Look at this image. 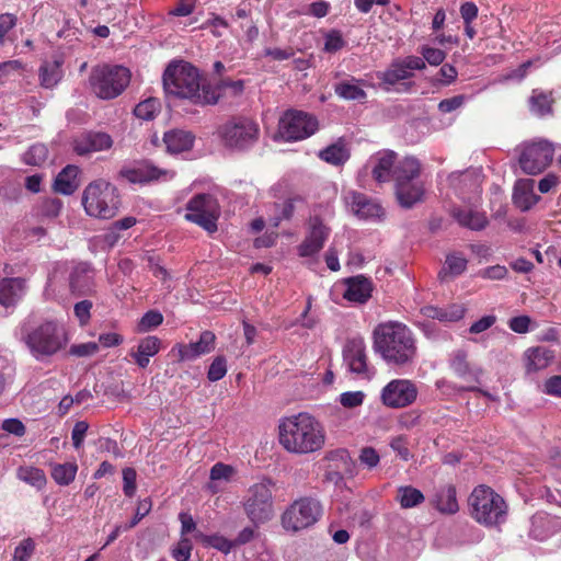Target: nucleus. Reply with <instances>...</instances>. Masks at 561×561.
<instances>
[{
	"label": "nucleus",
	"mask_w": 561,
	"mask_h": 561,
	"mask_svg": "<svg viewBox=\"0 0 561 561\" xmlns=\"http://www.w3.org/2000/svg\"><path fill=\"white\" fill-rule=\"evenodd\" d=\"M195 136L187 130L172 129L164 133L163 142L170 153L187 151L193 147Z\"/></svg>",
	"instance_id": "nucleus-26"
},
{
	"label": "nucleus",
	"mask_w": 561,
	"mask_h": 561,
	"mask_svg": "<svg viewBox=\"0 0 561 561\" xmlns=\"http://www.w3.org/2000/svg\"><path fill=\"white\" fill-rule=\"evenodd\" d=\"M61 77V62L58 60L45 61L39 68L41 85L46 89L54 88Z\"/></svg>",
	"instance_id": "nucleus-37"
},
{
	"label": "nucleus",
	"mask_w": 561,
	"mask_h": 561,
	"mask_svg": "<svg viewBox=\"0 0 561 561\" xmlns=\"http://www.w3.org/2000/svg\"><path fill=\"white\" fill-rule=\"evenodd\" d=\"M160 339L149 335L139 342L137 350L131 352L130 356L140 368H146L149 365L150 357L154 356L160 351Z\"/></svg>",
	"instance_id": "nucleus-31"
},
{
	"label": "nucleus",
	"mask_w": 561,
	"mask_h": 561,
	"mask_svg": "<svg viewBox=\"0 0 561 561\" xmlns=\"http://www.w3.org/2000/svg\"><path fill=\"white\" fill-rule=\"evenodd\" d=\"M434 506L442 514H456L459 505L456 497V488L453 484H446L438 489L433 500Z\"/></svg>",
	"instance_id": "nucleus-30"
},
{
	"label": "nucleus",
	"mask_w": 561,
	"mask_h": 561,
	"mask_svg": "<svg viewBox=\"0 0 561 561\" xmlns=\"http://www.w3.org/2000/svg\"><path fill=\"white\" fill-rule=\"evenodd\" d=\"M215 342L216 335L214 332L203 331L198 341L178 345L180 360H193L201 355L210 353L215 350Z\"/></svg>",
	"instance_id": "nucleus-21"
},
{
	"label": "nucleus",
	"mask_w": 561,
	"mask_h": 561,
	"mask_svg": "<svg viewBox=\"0 0 561 561\" xmlns=\"http://www.w3.org/2000/svg\"><path fill=\"white\" fill-rule=\"evenodd\" d=\"M322 515L321 503L313 497H300L293 502L282 515L286 530L299 531L314 525Z\"/></svg>",
	"instance_id": "nucleus-10"
},
{
	"label": "nucleus",
	"mask_w": 561,
	"mask_h": 561,
	"mask_svg": "<svg viewBox=\"0 0 561 561\" xmlns=\"http://www.w3.org/2000/svg\"><path fill=\"white\" fill-rule=\"evenodd\" d=\"M554 357L553 351L536 346L530 347L524 353L525 367L527 373H536L547 368Z\"/></svg>",
	"instance_id": "nucleus-25"
},
{
	"label": "nucleus",
	"mask_w": 561,
	"mask_h": 561,
	"mask_svg": "<svg viewBox=\"0 0 561 561\" xmlns=\"http://www.w3.org/2000/svg\"><path fill=\"white\" fill-rule=\"evenodd\" d=\"M151 506H152V504L149 499L141 500L138 503L134 518L130 520L129 524L124 525V529L128 530V529L135 527L150 512Z\"/></svg>",
	"instance_id": "nucleus-60"
},
{
	"label": "nucleus",
	"mask_w": 561,
	"mask_h": 561,
	"mask_svg": "<svg viewBox=\"0 0 561 561\" xmlns=\"http://www.w3.org/2000/svg\"><path fill=\"white\" fill-rule=\"evenodd\" d=\"M89 424L85 421H78L71 433L72 444L76 449H79L82 446L84 436L88 432Z\"/></svg>",
	"instance_id": "nucleus-61"
},
{
	"label": "nucleus",
	"mask_w": 561,
	"mask_h": 561,
	"mask_svg": "<svg viewBox=\"0 0 561 561\" xmlns=\"http://www.w3.org/2000/svg\"><path fill=\"white\" fill-rule=\"evenodd\" d=\"M160 102L158 99L149 98L138 103L134 110V114L144 121H150L160 112Z\"/></svg>",
	"instance_id": "nucleus-46"
},
{
	"label": "nucleus",
	"mask_w": 561,
	"mask_h": 561,
	"mask_svg": "<svg viewBox=\"0 0 561 561\" xmlns=\"http://www.w3.org/2000/svg\"><path fill=\"white\" fill-rule=\"evenodd\" d=\"M554 154L553 145L547 140H538L524 146L519 156L522 170L531 175L545 171L552 162Z\"/></svg>",
	"instance_id": "nucleus-14"
},
{
	"label": "nucleus",
	"mask_w": 561,
	"mask_h": 561,
	"mask_svg": "<svg viewBox=\"0 0 561 561\" xmlns=\"http://www.w3.org/2000/svg\"><path fill=\"white\" fill-rule=\"evenodd\" d=\"M420 173V162L412 157L404 158L396 165L393 171L396 197L401 207L409 209L423 202L425 190L423 183L417 181Z\"/></svg>",
	"instance_id": "nucleus-6"
},
{
	"label": "nucleus",
	"mask_w": 561,
	"mask_h": 561,
	"mask_svg": "<svg viewBox=\"0 0 561 561\" xmlns=\"http://www.w3.org/2000/svg\"><path fill=\"white\" fill-rule=\"evenodd\" d=\"M48 157V149L43 144L32 145L24 153L23 161L28 165H41L43 164Z\"/></svg>",
	"instance_id": "nucleus-47"
},
{
	"label": "nucleus",
	"mask_w": 561,
	"mask_h": 561,
	"mask_svg": "<svg viewBox=\"0 0 561 561\" xmlns=\"http://www.w3.org/2000/svg\"><path fill=\"white\" fill-rule=\"evenodd\" d=\"M35 550V542L26 538L15 548L12 561H27Z\"/></svg>",
	"instance_id": "nucleus-52"
},
{
	"label": "nucleus",
	"mask_w": 561,
	"mask_h": 561,
	"mask_svg": "<svg viewBox=\"0 0 561 561\" xmlns=\"http://www.w3.org/2000/svg\"><path fill=\"white\" fill-rule=\"evenodd\" d=\"M169 172L151 164L148 161L137 163L133 168H124L119 174L127 179L131 183H146L153 180H158L161 175H165Z\"/></svg>",
	"instance_id": "nucleus-22"
},
{
	"label": "nucleus",
	"mask_w": 561,
	"mask_h": 561,
	"mask_svg": "<svg viewBox=\"0 0 561 561\" xmlns=\"http://www.w3.org/2000/svg\"><path fill=\"white\" fill-rule=\"evenodd\" d=\"M425 62L421 57L408 56L404 59L394 60L383 72L378 73V79L385 83L394 85L397 82L413 76L412 70H423Z\"/></svg>",
	"instance_id": "nucleus-18"
},
{
	"label": "nucleus",
	"mask_w": 561,
	"mask_h": 561,
	"mask_svg": "<svg viewBox=\"0 0 561 561\" xmlns=\"http://www.w3.org/2000/svg\"><path fill=\"white\" fill-rule=\"evenodd\" d=\"M295 199H287L283 204H274L275 216L271 219L273 227H278L282 220H289L295 211Z\"/></svg>",
	"instance_id": "nucleus-48"
},
{
	"label": "nucleus",
	"mask_w": 561,
	"mask_h": 561,
	"mask_svg": "<svg viewBox=\"0 0 561 561\" xmlns=\"http://www.w3.org/2000/svg\"><path fill=\"white\" fill-rule=\"evenodd\" d=\"M244 89L243 81H231V80H219L216 83H211V91L217 96V102L227 96L228 94L231 96H237L242 93Z\"/></svg>",
	"instance_id": "nucleus-42"
},
{
	"label": "nucleus",
	"mask_w": 561,
	"mask_h": 561,
	"mask_svg": "<svg viewBox=\"0 0 561 561\" xmlns=\"http://www.w3.org/2000/svg\"><path fill=\"white\" fill-rule=\"evenodd\" d=\"M453 215L460 226L471 230H482L489 224L483 213L472 209H456Z\"/></svg>",
	"instance_id": "nucleus-33"
},
{
	"label": "nucleus",
	"mask_w": 561,
	"mask_h": 561,
	"mask_svg": "<svg viewBox=\"0 0 561 561\" xmlns=\"http://www.w3.org/2000/svg\"><path fill=\"white\" fill-rule=\"evenodd\" d=\"M467 357V352L462 350L456 351L450 359V367L458 377L466 380L479 382V378L482 370L479 368L471 367Z\"/></svg>",
	"instance_id": "nucleus-29"
},
{
	"label": "nucleus",
	"mask_w": 561,
	"mask_h": 561,
	"mask_svg": "<svg viewBox=\"0 0 561 561\" xmlns=\"http://www.w3.org/2000/svg\"><path fill=\"white\" fill-rule=\"evenodd\" d=\"M396 500L402 508H412L422 504L425 501V496L419 489L403 485L398 488Z\"/></svg>",
	"instance_id": "nucleus-39"
},
{
	"label": "nucleus",
	"mask_w": 561,
	"mask_h": 561,
	"mask_svg": "<svg viewBox=\"0 0 561 561\" xmlns=\"http://www.w3.org/2000/svg\"><path fill=\"white\" fill-rule=\"evenodd\" d=\"M163 88L167 94L186 99L195 105L217 104V94L211 83L206 82L198 70L185 61L170 64L163 73Z\"/></svg>",
	"instance_id": "nucleus-3"
},
{
	"label": "nucleus",
	"mask_w": 561,
	"mask_h": 561,
	"mask_svg": "<svg viewBox=\"0 0 561 561\" xmlns=\"http://www.w3.org/2000/svg\"><path fill=\"white\" fill-rule=\"evenodd\" d=\"M227 374V360L224 356H217L210 364L207 378L210 381H218Z\"/></svg>",
	"instance_id": "nucleus-51"
},
{
	"label": "nucleus",
	"mask_w": 561,
	"mask_h": 561,
	"mask_svg": "<svg viewBox=\"0 0 561 561\" xmlns=\"http://www.w3.org/2000/svg\"><path fill=\"white\" fill-rule=\"evenodd\" d=\"M99 351V345L95 342H88L82 344H73L69 348V354L77 357H88L94 355Z\"/></svg>",
	"instance_id": "nucleus-56"
},
{
	"label": "nucleus",
	"mask_w": 561,
	"mask_h": 561,
	"mask_svg": "<svg viewBox=\"0 0 561 561\" xmlns=\"http://www.w3.org/2000/svg\"><path fill=\"white\" fill-rule=\"evenodd\" d=\"M352 211L360 219H375L383 216V208L377 202L359 192H350L346 197Z\"/></svg>",
	"instance_id": "nucleus-20"
},
{
	"label": "nucleus",
	"mask_w": 561,
	"mask_h": 561,
	"mask_svg": "<svg viewBox=\"0 0 561 561\" xmlns=\"http://www.w3.org/2000/svg\"><path fill=\"white\" fill-rule=\"evenodd\" d=\"M325 437L322 424L309 413L284 417L278 424L279 445L289 454L302 456L319 451Z\"/></svg>",
	"instance_id": "nucleus-1"
},
{
	"label": "nucleus",
	"mask_w": 561,
	"mask_h": 561,
	"mask_svg": "<svg viewBox=\"0 0 561 561\" xmlns=\"http://www.w3.org/2000/svg\"><path fill=\"white\" fill-rule=\"evenodd\" d=\"M463 314L465 308L456 305L448 309H437L433 307L426 309V316L440 321H458L463 317Z\"/></svg>",
	"instance_id": "nucleus-45"
},
{
	"label": "nucleus",
	"mask_w": 561,
	"mask_h": 561,
	"mask_svg": "<svg viewBox=\"0 0 561 561\" xmlns=\"http://www.w3.org/2000/svg\"><path fill=\"white\" fill-rule=\"evenodd\" d=\"M130 82L129 69L118 65H99L91 69L89 84L92 92L102 100L121 95Z\"/></svg>",
	"instance_id": "nucleus-8"
},
{
	"label": "nucleus",
	"mask_w": 561,
	"mask_h": 561,
	"mask_svg": "<svg viewBox=\"0 0 561 561\" xmlns=\"http://www.w3.org/2000/svg\"><path fill=\"white\" fill-rule=\"evenodd\" d=\"M344 360L350 370L357 375L369 378L374 375V370L368 367L366 345L364 339L354 337L346 342L343 350Z\"/></svg>",
	"instance_id": "nucleus-17"
},
{
	"label": "nucleus",
	"mask_w": 561,
	"mask_h": 561,
	"mask_svg": "<svg viewBox=\"0 0 561 561\" xmlns=\"http://www.w3.org/2000/svg\"><path fill=\"white\" fill-rule=\"evenodd\" d=\"M345 46V41L339 31H331L328 33L324 43V50L327 53H335Z\"/></svg>",
	"instance_id": "nucleus-57"
},
{
	"label": "nucleus",
	"mask_w": 561,
	"mask_h": 561,
	"mask_svg": "<svg viewBox=\"0 0 561 561\" xmlns=\"http://www.w3.org/2000/svg\"><path fill=\"white\" fill-rule=\"evenodd\" d=\"M508 274V271L503 265H492L488 266L481 271H479L478 275L481 278L490 279V280H501L504 279Z\"/></svg>",
	"instance_id": "nucleus-55"
},
{
	"label": "nucleus",
	"mask_w": 561,
	"mask_h": 561,
	"mask_svg": "<svg viewBox=\"0 0 561 561\" xmlns=\"http://www.w3.org/2000/svg\"><path fill=\"white\" fill-rule=\"evenodd\" d=\"M22 340L36 359L55 355L68 343L65 329L55 321H45L36 325L25 332Z\"/></svg>",
	"instance_id": "nucleus-5"
},
{
	"label": "nucleus",
	"mask_w": 561,
	"mask_h": 561,
	"mask_svg": "<svg viewBox=\"0 0 561 561\" xmlns=\"http://www.w3.org/2000/svg\"><path fill=\"white\" fill-rule=\"evenodd\" d=\"M308 227V233L298 247V253L302 257L318 254L322 250L331 231L319 216L310 217Z\"/></svg>",
	"instance_id": "nucleus-16"
},
{
	"label": "nucleus",
	"mask_w": 561,
	"mask_h": 561,
	"mask_svg": "<svg viewBox=\"0 0 561 561\" xmlns=\"http://www.w3.org/2000/svg\"><path fill=\"white\" fill-rule=\"evenodd\" d=\"M359 460L363 465L367 466L369 469L375 468L379 463V455L373 447H364L360 450Z\"/></svg>",
	"instance_id": "nucleus-63"
},
{
	"label": "nucleus",
	"mask_w": 561,
	"mask_h": 561,
	"mask_svg": "<svg viewBox=\"0 0 561 561\" xmlns=\"http://www.w3.org/2000/svg\"><path fill=\"white\" fill-rule=\"evenodd\" d=\"M18 478L37 489L46 484V477L42 469L26 466L18 469Z\"/></svg>",
	"instance_id": "nucleus-43"
},
{
	"label": "nucleus",
	"mask_w": 561,
	"mask_h": 561,
	"mask_svg": "<svg viewBox=\"0 0 561 561\" xmlns=\"http://www.w3.org/2000/svg\"><path fill=\"white\" fill-rule=\"evenodd\" d=\"M185 218L203 227L208 232L217 230L220 208L217 199L210 194H197L186 205Z\"/></svg>",
	"instance_id": "nucleus-13"
},
{
	"label": "nucleus",
	"mask_w": 561,
	"mask_h": 561,
	"mask_svg": "<svg viewBox=\"0 0 561 561\" xmlns=\"http://www.w3.org/2000/svg\"><path fill=\"white\" fill-rule=\"evenodd\" d=\"M111 136L102 131H89L73 140V150L79 156L107 150L112 147Z\"/></svg>",
	"instance_id": "nucleus-19"
},
{
	"label": "nucleus",
	"mask_w": 561,
	"mask_h": 561,
	"mask_svg": "<svg viewBox=\"0 0 561 561\" xmlns=\"http://www.w3.org/2000/svg\"><path fill=\"white\" fill-rule=\"evenodd\" d=\"M82 205L87 215L99 219L115 217L121 207L117 188L111 183L99 180L90 183L82 193Z\"/></svg>",
	"instance_id": "nucleus-7"
},
{
	"label": "nucleus",
	"mask_w": 561,
	"mask_h": 561,
	"mask_svg": "<svg viewBox=\"0 0 561 561\" xmlns=\"http://www.w3.org/2000/svg\"><path fill=\"white\" fill-rule=\"evenodd\" d=\"M420 53L424 62L427 61L431 66H439L446 58L444 50L428 46L421 47Z\"/></svg>",
	"instance_id": "nucleus-53"
},
{
	"label": "nucleus",
	"mask_w": 561,
	"mask_h": 561,
	"mask_svg": "<svg viewBox=\"0 0 561 561\" xmlns=\"http://www.w3.org/2000/svg\"><path fill=\"white\" fill-rule=\"evenodd\" d=\"M162 321L163 316L159 311L150 310L142 316L139 322L140 331L152 330L160 325Z\"/></svg>",
	"instance_id": "nucleus-54"
},
{
	"label": "nucleus",
	"mask_w": 561,
	"mask_h": 561,
	"mask_svg": "<svg viewBox=\"0 0 561 561\" xmlns=\"http://www.w3.org/2000/svg\"><path fill=\"white\" fill-rule=\"evenodd\" d=\"M542 391L546 394L561 398V375L548 378L543 383Z\"/></svg>",
	"instance_id": "nucleus-64"
},
{
	"label": "nucleus",
	"mask_w": 561,
	"mask_h": 561,
	"mask_svg": "<svg viewBox=\"0 0 561 561\" xmlns=\"http://www.w3.org/2000/svg\"><path fill=\"white\" fill-rule=\"evenodd\" d=\"M346 285L343 297L348 301L365 304L371 297L373 284L363 275L346 279Z\"/></svg>",
	"instance_id": "nucleus-24"
},
{
	"label": "nucleus",
	"mask_w": 561,
	"mask_h": 561,
	"mask_svg": "<svg viewBox=\"0 0 561 561\" xmlns=\"http://www.w3.org/2000/svg\"><path fill=\"white\" fill-rule=\"evenodd\" d=\"M62 202L58 198H47L38 207V215L42 218L54 219L59 216Z\"/></svg>",
	"instance_id": "nucleus-50"
},
{
	"label": "nucleus",
	"mask_w": 561,
	"mask_h": 561,
	"mask_svg": "<svg viewBox=\"0 0 561 561\" xmlns=\"http://www.w3.org/2000/svg\"><path fill=\"white\" fill-rule=\"evenodd\" d=\"M195 539L201 541L202 543L215 548L224 553H229L233 548V543L231 540H228L224 536L220 535H205L202 531H196L194 535Z\"/></svg>",
	"instance_id": "nucleus-44"
},
{
	"label": "nucleus",
	"mask_w": 561,
	"mask_h": 561,
	"mask_svg": "<svg viewBox=\"0 0 561 561\" xmlns=\"http://www.w3.org/2000/svg\"><path fill=\"white\" fill-rule=\"evenodd\" d=\"M136 470L133 468H125L123 470V491L126 496L131 497L136 492Z\"/></svg>",
	"instance_id": "nucleus-59"
},
{
	"label": "nucleus",
	"mask_w": 561,
	"mask_h": 561,
	"mask_svg": "<svg viewBox=\"0 0 561 561\" xmlns=\"http://www.w3.org/2000/svg\"><path fill=\"white\" fill-rule=\"evenodd\" d=\"M78 466L75 462L51 465V477L59 485H68L75 480Z\"/></svg>",
	"instance_id": "nucleus-41"
},
{
	"label": "nucleus",
	"mask_w": 561,
	"mask_h": 561,
	"mask_svg": "<svg viewBox=\"0 0 561 561\" xmlns=\"http://www.w3.org/2000/svg\"><path fill=\"white\" fill-rule=\"evenodd\" d=\"M373 161L375 162L371 174L378 183H383L393 178V171L396 169V153L393 151H383L377 153Z\"/></svg>",
	"instance_id": "nucleus-27"
},
{
	"label": "nucleus",
	"mask_w": 561,
	"mask_h": 561,
	"mask_svg": "<svg viewBox=\"0 0 561 561\" xmlns=\"http://www.w3.org/2000/svg\"><path fill=\"white\" fill-rule=\"evenodd\" d=\"M551 99L542 92L537 93L534 91V94L530 98L531 111L540 116L551 112Z\"/></svg>",
	"instance_id": "nucleus-49"
},
{
	"label": "nucleus",
	"mask_w": 561,
	"mask_h": 561,
	"mask_svg": "<svg viewBox=\"0 0 561 561\" xmlns=\"http://www.w3.org/2000/svg\"><path fill=\"white\" fill-rule=\"evenodd\" d=\"M533 180H519L516 182L513 192L514 204L522 210H528L536 202Z\"/></svg>",
	"instance_id": "nucleus-32"
},
{
	"label": "nucleus",
	"mask_w": 561,
	"mask_h": 561,
	"mask_svg": "<svg viewBox=\"0 0 561 561\" xmlns=\"http://www.w3.org/2000/svg\"><path fill=\"white\" fill-rule=\"evenodd\" d=\"M90 267L85 264H80L75 267L70 274L69 283L73 293L82 294L90 287Z\"/></svg>",
	"instance_id": "nucleus-40"
},
{
	"label": "nucleus",
	"mask_w": 561,
	"mask_h": 561,
	"mask_svg": "<svg viewBox=\"0 0 561 561\" xmlns=\"http://www.w3.org/2000/svg\"><path fill=\"white\" fill-rule=\"evenodd\" d=\"M323 460L328 462V468L344 470L348 476H353L354 473V461L352 460L348 451L344 448L328 451Z\"/></svg>",
	"instance_id": "nucleus-35"
},
{
	"label": "nucleus",
	"mask_w": 561,
	"mask_h": 561,
	"mask_svg": "<svg viewBox=\"0 0 561 561\" xmlns=\"http://www.w3.org/2000/svg\"><path fill=\"white\" fill-rule=\"evenodd\" d=\"M192 543L188 538L182 537L178 546L172 550V557L176 561H187L191 557Z\"/></svg>",
	"instance_id": "nucleus-58"
},
{
	"label": "nucleus",
	"mask_w": 561,
	"mask_h": 561,
	"mask_svg": "<svg viewBox=\"0 0 561 561\" xmlns=\"http://www.w3.org/2000/svg\"><path fill=\"white\" fill-rule=\"evenodd\" d=\"M217 135L226 148L243 151L257 141L260 128L248 117L234 116L218 126Z\"/></svg>",
	"instance_id": "nucleus-9"
},
{
	"label": "nucleus",
	"mask_w": 561,
	"mask_h": 561,
	"mask_svg": "<svg viewBox=\"0 0 561 561\" xmlns=\"http://www.w3.org/2000/svg\"><path fill=\"white\" fill-rule=\"evenodd\" d=\"M374 350L389 365H411L417 347L413 332L403 323L388 321L379 323L373 332Z\"/></svg>",
	"instance_id": "nucleus-2"
},
{
	"label": "nucleus",
	"mask_w": 561,
	"mask_h": 561,
	"mask_svg": "<svg viewBox=\"0 0 561 561\" xmlns=\"http://www.w3.org/2000/svg\"><path fill=\"white\" fill-rule=\"evenodd\" d=\"M26 290V282L22 277L3 278L0 280V304L4 307L14 306Z\"/></svg>",
	"instance_id": "nucleus-23"
},
{
	"label": "nucleus",
	"mask_w": 561,
	"mask_h": 561,
	"mask_svg": "<svg viewBox=\"0 0 561 561\" xmlns=\"http://www.w3.org/2000/svg\"><path fill=\"white\" fill-rule=\"evenodd\" d=\"M471 517L481 525L496 526L505 522L507 505L504 499L486 485H478L468 499Z\"/></svg>",
	"instance_id": "nucleus-4"
},
{
	"label": "nucleus",
	"mask_w": 561,
	"mask_h": 561,
	"mask_svg": "<svg viewBox=\"0 0 561 561\" xmlns=\"http://www.w3.org/2000/svg\"><path fill=\"white\" fill-rule=\"evenodd\" d=\"M319 157L328 163L341 165L348 160L350 152L345 145L340 140L321 150L319 152Z\"/></svg>",
	"instance_id": "nucleus-38"
},
{
	"label": "nucleus",
	"mask_w": 561,
	"mask_h": 561,
	"mask_svg": "<svg viewBox=\"0 0 561 561\" xmlns=\"http://www.w3.org/2000/svg\"><path fill=\"white\" fill-rule=\"evenodd\" d=\"M359 80L351 78L334 85L335 94L347 101H363L366 99V92L359 87Z\"/></svg>",
	"instance_id": "nucleus-36"
},
{
	"label": "nucleus",
	"mask_w": 561,
	"mask_h": 561,
	"mask_svg": "<svg viewBox=\"0 0 561 561\" xmlns=\"http://www.w3.org/2000/svg\"><path fill=\"white\" fill-rule=\"evenodd\" d=\"M417 396L415 385L407 379H396L390 381L381 392V399L385 405L389 408H404L413 403Z\"/></svg>",
	"instance_id": "nucleus-15"
},
{
	"label": "nucleus",
	"mask_w": 561,
	"mask_h": 561,
	"mask_svg": "<svg viewBox=\"0 0 561 561\" xmlns=\"http://www.w3.org/2000/svg\"><path fill=\"white\" fill-rule=\"evenodd\" d=\"M79 168L72 164L65 167L56 176L54 190L64 195H71L79 187Z\"/></svg>",
	"instance_id": "nucleus-28"
},
{
	"label": "nucleus",
	"mask_w": 561,
	"mask_h": 561,
	"mask_svg": "<svg viewBox=\"0 0 561 561\" xmlns=\"http://www.w3.org/2000/svg\"><path fill=\"white\" fill-rule=\"evenodd\" d=\"M272 482L265 480L252 485L247 499L243 502L244 512L248 518L259 526L273 517V495L271 490Z\"/></svg>",
	"instance_id": "nucleus-11"
},
{
	"label": "nucleus",
	"mask_w": 561,
	"mask_h": 561,
	"mask_svg": "<svg viewBox=\"0 0 561 561\" xmlns=\"http://www.w3.org/2000/svg\"><path fill=\"white\" fill-rule=\"evenodd\" d=\"M468 261L461 253H451L446 256L445 264L438 273L442 282L461 275L467 268Z\"/></svg>",
	"instance_id": "nucleus-34"
},
{
	"label": "nucleus",
	"mask_w": 561,
	"mask_h": 561,
	"mask_svg": "<svg viewBox=\"0 0 561 561\" xmlns=\"http://www.w3.org/2000/svg\"><path fill=\"white\" fill-rule=\"evenodd\" d=\"M318 121L301 111H287L279 119L278 136L286 141L305 139L316 133Z\"/></svg>",
	"instance_id": "nucleus-12"
},
{
	"label": "nucleus",
	"mask_w": 561,
	"mask_h": 561,
	"mask_svg": "<svg viewBox=\"0 0 561 561\" xmlns=\"http://www.w3.org/2000/svg\"><path fill=\"white\" fill-rule=\"evenodd\" d=\"M390 447L398 454V456L408 461L411 457L407 439L403 436H397L391 439Z\"/></svg>",
	"instance_id": "nucleus-62"
}]
</instances>
